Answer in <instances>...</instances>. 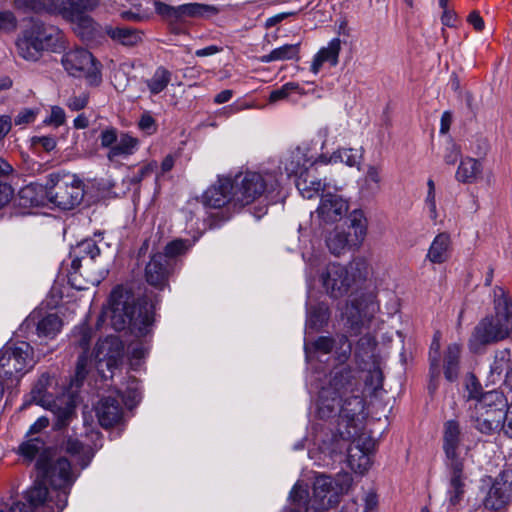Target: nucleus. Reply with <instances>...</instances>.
<instances>
[{
    "instance_id": "nucleus-32",
    "label": "nucleus",
    "mask_w": 512,
    "mask_h": 512,
    "mask_svg": "<svg viewBox=\"0 0 512 512\" xmlns=\"http://www.w3.org/2000/svg\"><path fill=\"white\" fill-rule=\"evenodd\" d=\"M139 147V140L127 133H121L116 145L111 147L107 153L109 161H115L118 158H127L133 155Z\"/></svg>"
},
{
    "instance_id": "nucleus-6",
    "label": "nucleus",
    "mask_w": 512,
    "mask_h": 512,
    "mask_svg": "<svg viewBox=\"0 0 512 512\" xmlns=\"http://www.w3.org/2000/svg\"><path fill=\"white\" fill-rule=\"evenodd\" d=\"M350 440L341 441L340 436L331 435L327 439H322L319 450L325 456L335 462L342 459L344 451L347 452L348 466L356 473L364 474L369 470L372 464L371 455L374 444L370 439L358 437Z\"/></svg>"
},
{
    "instance_id": "nucleus-34",
    "label": "nucleus",
    "mask_w": 512,
    "mask_h": 512,
    "mask_svg": "<svg viewBox=\"0 0 512 512\" xmlns=\"http://www.w3.org/2000/svg\"><path fill=\"white\" fill-rule=\"evenodd\" d=\"M64 448L66 452L75 459V461L81 466L82 469L89 465L91 459L94 456V451L90 446L84 445L78 439H74L72 437H69L66 440Z\"/></svg>"
},
{
    "instance_id": "nucleus-51",
    "label": "nucleus",
    "mask_w": 512,
    "mask_h": 512,
    "mask_svg": "<svg viewBox=\"0 0 512 512\" xmlns=\"http://www.w3.org/2000/svg\"><path fill=\"white\" fill-rule=\"evenodd\" d=\"M430 374L432 378H437L440 375V335L437 332L432 340L430 351Z\"/></svg>"
},
{
    "instance_id": "nucleus-35",
    "label": "nucleus",
    "mask_w": 512,
    "mask_h": 512,
    "mask_svg": "<svg viewBox=\"0 0 512 512\" xmlns=\"http://www.w3.org/2000/svg\"><path fill=\"white\" fill-rule=\"evenodd\" d=\"M461 346L457 343L448 345L444 354V375L445 378L453 382L459 375Z\"/></svg>"
},
{
    "instance_id": "nucleus-24",
    "label": "nucleus",
    "mask_w": 512,
    "mask_h": 512,
    "mask_svg": "<svg viewBox=\"0 0 512 512\" xmlns=\"http://www.w3.org/2000/svg\"><path fill=\"white\" fill-rule=\"evenodd\" d=\"M170 270L171 266L165 255L161 253L154 254L146 265V280L150 285L163 289L166 286Z\"/></svg>"
},
{
    "instance_id": "nucleus-44",
    "label": "nucleus",
    "mask_w": 512,
    "mask_h": 512,
    "mask_svg": "<svg viewBox=\"0 0 512 512\" xmlns=\"http://www.w3.org/2000/svg\"><path fill=\"white\" fill-rule=\"evenodd\" d=\"M376 345V339L370 334H365L357 342L355 350L356 358L360 359L364 363L369 360L373 362V360H375Z\"/></svg>"
},
{
    "instance_id": "nucleus-39",
    "label": "nucleus",
    "mask_w": 512,
    "mask_h": 512,
    "mask_svg": "<svg viewBox=\"0 0 512 512\" xmlns=\"http://www.w3.org/2000/svg\"><path fill=\"white\" fill-rule=\"evenodd\" d=\"M494 296V317L505 318L507 323L510 324V317L512 315V301L508 297L504 288L496 286L493 290Z\"/></svg>"
},
{
    "instance_id": "nucleus-50",
    "label": "nucleus",
    "mask_w": 512,
    "mask_h": 512,
    "mask_svg": "<svg viewBox=\"0 0 512 512\" xmlns=\"http://www.w3.org/2000/svg\"><path fill=\"white\" fill-rule=\"evenodd\" d=\"M383 374L375 360L372 362V367L367 371L365 376V387L370 390V393H376L382 388Z\"/></svg>"
},
{
    "instance_id": "nucleus-56",
    "label": "nucleus",
    "mask_w": 512,
    "mask_h": 512,
    "mask_svg": "<svg viewBox=\"0 0 512 512\" xmlns=\"http://www.w3.org/2000/svg\"><path fill=\"white\" fill-rule=\"evenodd\" d=\"M14 5L24 12L40 13L46 11V2L41 0H14Z\"/></svg>"
},
{
    "instance_id": "nucleus-8",
    "label": "nucleus",
    "mask_w": 512,
    "mask_h": 512,
    "mask_svg": "<svg viewBox=\"0 0 512 512\" xmlns=\"http://www.w3.org/2000/svg\"><path fill=\"white\" fill-rule=\"evenodd\" d=\"M35 363L33 349L28 342L6 344L0 350V379L3 383L11 382V385L6 384L7 387L13 386L33 368Z\"/></svg>"
},
{
    "instance_id": "nucleus-54",
    "label": "nucleus",
    "mask_w": 512,
    "mask_h": 512,
    "mask_svg": "<svg viewBox=\"0 0 512 512\" xmlns=\"http://www.w3.org/2000/svg\"><path fill=\"white\" fill-rule=\"evenodd\" d=\"M73 337L75 344L81 347L83 351H88L92 337V331L89 326L83 324L79 327H76L74 330Z\"/></svg>"
},
{
    "instance_id": "nucleus-58",
    "label": "nucleus",
    "mask_w": 512,
    "mask_h": 512,
    "mask_svg": "<svg viewBox=\"0 0 512 512\" xmlns=\"http://www.w3.org/2000/svg\"><path fill=\"white\" fill-rule=\"evenodd\" d=\"M89 100V94L82 92L79 95H72L66 101V106L72 111H80L84 109Z\"/></svg>"
},
{
    "instance_id": "nucleus-18",
    "label": "nucleus",
    "mask_w": 512,
    "mask_h": 512,
    "mask_svg": "<svg viewBox=\"0 0 512 512\" xmlns=\"http://www.w3.org/2000/svg\"><path fill=\"white\" fill-rule=\"evenodd\" d=\"M512 496V470H503L493 481L483 505L486 509L498 511L504 508Z\"/></svg>"
},
{
    "instance_id": "nucleus-63",
    "label": "nucleus",
    "mask_w": 512,
    "mask_h": 512,
    "mask_svg": "<svg viewBox=\"0 0 512 512\" xmlns=\"http://www.w3.org/2000/svg\"><path fill=\"white\" fill-rule=\"evenodd\" d=\"M424 209L427 211L429 219L436 224L439 216L436 204V194H426Z\"/></svg>"
},
{
    "instance_id": "nucleus-29",
    "label": "nucleus",
    "mask_w": 512,
    "mask_h": 512,
    "mask_svg": "<svg viewBox=\"0 0 512 512\" xmlns=\"http://www.w3.org/2000/svg\"><path fill=\"white\" fill-rule=\"evenodd\" d=\"M97 0H47L46 12L50 14H59L64 18L73 15L79 7L95 8Z\"/></svg>"
},
{
    "instance_id": "nucleus-30",
    "label": "nucleus",
    "mask_w": 512,
    "mask_h": 512,
    "mask_svg": "<svg viewBox=\"0 0 512 512\" xmlns=\"http://www.w3.org/2000/svg\"><path fill=\"white\" fill-rule=\"evenodd\" d=\"M341 51V40L333 38L329 41L326 47H322L314 56L311 71L317 74L324 63H329L330 66L338 64L339 53Z\"/></svg>"
},
{
    "instance_id": "nucleus-48",
    "label": "nucleus",
    "mask_w": 512,
    "mask_h": 512,
    "mask_svg": "<svg viewBox=\"0 0 512 512\" xmlns=\"http://www.w3.org/2000/svg\"><path fill=\"white\" fill-rule=\"evenodd\" d=\"M192 244L188 239H175L165 246L164 252L161 254L165 255L169 265L172 267L174 258L186 253L192 247Z\"/></svg>"
},
{
    "instance_id": "nucleus-3",
    "label": "nucleus",
    "mask_w": 512,
    "mask_h": 512,
    "mask_svg": "<svg viewBox=\"0 0 512 512\" xmlns=\"http://www.w3.org/2000/svg\"><path fill=\"white\" fill-rule=\"evenodd\" d=\"M371 266L367 258L354 257L346 265L329 263L320 275V280L326 293L332 298L345 296L354 286L367 280Z\"/></svg>"
},
{
    "instance_id": "nucleus-1",
    "label": "nucleus",
    "mask_w": 512,
    "mask_h": 512,
    "mask_svg": "<svg viewBox=\"0 0 512 512\" xmlns=\"http://www.w3.org/2000/svg\"><path fill=\"white\" fill-rule=\"evenodd\" d=\"M364 399L360 394L356 373L349 367L334 371L327 386L318 394V415L321 419L336 417L337 432L341 441L356 438L365 418Z\"/></svg>"
},
{
    "instance_id": "nucleus-62",
    "label": "nucleus",
    "mask_w": 512,
    "mask_h": 512,
    "mask_svg": "<svg viewBox=\"0 0 512 512\" xmlns=\"http://www.w3.org/2000/svg\"><path fill=\"white\" fill-rule=\"evenodd\" d=\"M31 143L35 147H41L46 152L54 150L57 145L56 138L53 136H34Z\"/></svg>"
},
{
    "instance_id": "nucleus-11",
    "label": "nucleus",
    "mask_w": 512,
    "mask_h": 512,
    "mask_svg": "<svg viewBox=\"0 0 512 512\" xmlns=\"http://www.w3.org/2000/svg\"><path fill=\"white\" fill-rule=\"evenodd\" d=\"M61 64L70 76L84 78L90 86H98L102 82L100 65L87 49L66 51L62 55Z\"/></svg>"
},
{
    "instance_id": "nucleus-55",
    "label": "nucleus",
    "mask_w": 512,
    "mask_h": 512,
    "mask_svg": "<svg viewBox=\"0 0 512 512\" xmlns=\"http://www.w3.org/2000/svg\"><path fill=\"white\" fill-rule=\"evenodd\" d=\"M307 497L308 490L306 486L300 482L295 483L289 495V500L292 502V504L300 508L306 504Z\"/></svg>"
},
{
    "instance_id": "nucleus-21",
    "label": "nucleus",
    "mask_w": 512,
    "mask_h": 512,
    "mask_svg": "<svg viewBox=\"0 0 512 512\" xmlns=\"http://www.w3.org/2000/svg\"><path fill=\"white\" fill-rule=\"evenodd\" d=\"M203 203L211 208H222L234 204V185L230 177H219L203 195Z\"/></svg>"
},
{
    "instance_id": "nucleus-27",
    "label": "nucleus",
    "mask_w": 512,
    "mask_h": 512,
    "mask_svg": "<svg viewBox=\"0 0 512 512\" xmlns=\"http://www.w3.org/2000/svg\"><path fill=\"white\" fill-rule=\"evenodd\" d=\"M447 466L450 470V479L446 492L447 500L450 506H456L462 501L465 494L464 465L455 462Z\"/></svg>"
},
{
    "instance_id": "nucleus-15",
    "label": "nucleus",
    "mask_w": 512,
    "mask_h": 512,
    "mask_svg": "<svg viewBox=\"0 0 512 512\" xmlns=\"http://www.w3.org/2000/svg\"><path fill=\"white\" fill-rule=\"evenodd\" d=\"M340 487L330 476L317 475L313 484V498L306 512H326L338 502Z\"/></svg>"
},
{
    "instance_id": "nucleus-2",
    "label": "nucleus",
    "mask_w": 512,
    "mask_h": 512,
    "mask_svg": "<svg viewBox=\"0 0 512 512\" xmlns=\"http://www.w3.org/2000/svg\"><path fill=\"white\" fill-rule=\"evenodd\" d=\"M104 314L116 331L129 328L137 338L146 337L151 332L154 321L151 307L147 303L137 306L133 293L122 286L112 290Z\"/></svg>"
},
{
    "instance_id": "nucleus-37",
    "label": "nucleus",
    "mask_w": 512,
    "mask_h": 512,
    "mask_svg": "<svg viewBox=\"0 0 512 512\" xmlns=\"http://www.w3.org/2000/svg\"><path fill=\"white\" fill-rule=\"evenodd\" d=\"M300 53V43L285 44L273 49L270 53L262 55L260 61L262 63H270L274 61L298 60Z\"/></svg>"
},
{
    "instance_id": "nucleus-4",
    "label": "nucleus",
    "mask_w": 512,
    "mask_h": 512,
    "mask_svg": "<svg viewBox=\"0 0 512 512\" xmlns=\"http://www.w3.org/2000/svg\"><path fill=\"white\" fill-rule=\"evenodd\" d=\"M30 401L50 410L56 417L55 427L62 429L76 416L74 400L57 391V381L49 373H43L30 393Z\"/></svg>"
},
{
    "instance_id": "nucleus-47",
    "label": "nucleus",
    "mask_w": 512,
    "mask_h": 512,
    "mask_svg": "<svg viewBox=\"0 0 512 512\" xmlns=\"http://www.w3.org/2000/svg\"><path fill=\"white\" fill-rule=\"evenodd\" d=\"M382 168L379 165H369L364 177L363 190L377 194L381 190Z\"/></svg>"
},
{
    "instance_id": "nucleus-49",
    "label": "nucleus",
    "mask_w": 512,
    "mask_h": 512,
    "mask_svg": "<svg viewBox=\"0 0 512 512\" xmlns=\"http://www.w3.org/2000/svg\"><path fill=\"white\" fill-rule=\"evenodd\" d=\"M158 164L156 161H150L141 166L137 171L132 172L126 177V181L130 185H139L144 179L151 177L157 171Z\"/></svg>"
},
{
    "instance_id": "nucleus-57",
    "label": "nucleus",
    "mask_w": 512,
    "mask_h": 512,
    "mask_svg": "<svg viewBox=\"0 0 512 512\" xmlns=\"http://www.w3.org/2000/svg\"><path fill=\"white\" fill-rule=\"evenodd\" d=\"M510 360V350L509 349H503L500 351H497L495 354L494 361L491 365V372L493 374L500 375L505 367L507 366L508 362Z\"/></svg>"
},
{
    "instance_id": "nucleus-53",
    "label": "nucleus",
    "mask_w": 512,
    "mask_h": 512,
    "mask_svg": "<svg viewBox=\"0 0 512 512\" xmlns=\"http://www.w3.org/2000/svg\"><path fill=\"white\" fill-rule=\"evenodd\" d=\"M141 395L142 393L138 381L132 380L131 383L127 386L125 392L120 396L128 408H133L140 402Z\"/></svg>"
},
{
    "instance_id": "nucleus-9",
    "label": "nucleus",
    "mask_w": 512,
    "mask_h": 512,
    "mask_svg": "<svg viewBox=\"0 0 512 512\" xmlns=\"http://www.w3.org/2000/svg\"><path fill=\"white\" fill-rule=\"evenodd\" d=\"M60 39L61 31L57 27L35 22L18 39L17 48L21 57L36 61L42 51H55Z\"/></svg>"
},
{
    "instance_id": "nucleus-5",
    "label": "nucleus",
    "mask_w": 512,
    "mask_h": 512,
    "mask_svg": "<svg viewBox=\"0 0 512 512\" xmlns=\"http://www.w3.org/2000/svg\"><path fill=\"white\" fill-rule=\"evenodd\" d=\"M281 176L282 174L276 171H247L236 175L232 180L234 206L248 205L263 195L270 201H275L273 194L280 187Z\"/></svg>"
},
{
    "instance_id": "nucleus-46",
    "label": "nucleus",
    "mask_w": 512,
    "mask_h": 512,
    "mask_svg": "<svg viewBox=\"0 0 512 512\" xmlns=\"http://www.w3.org/2000/svg\"><path fill=\"white\" fill-rule=\"evenodd\" d=\"M201 5L199 4H184L177 7L170 6L167 4H157V10L159 13L169 17H180L182 15H195L199 14Z\"/></svg>"
},
{
    "instance_id": "nucleus-64",
    "label": "nucleus",
    "mask_w": 512,
    "mask_h": 512,
    "mask_svg": "<svg viewBox=\"0 0 512 512\" xmlns=\"http://www.w3.org/2000/svg\"><path fill=\"white\" fill-rule=\"evenodd\" d=\"M149 349L150 346L146 341L131 343L128 348L131 357L137 360L144 358L148 353Z\"/></svg>"
},
{
    "instance_id": "nucleus-60",
    "label": "nucleus",
    "mask_w": 512,
    "mask_h": 512,
    "mask_svg": "<svg viewBox=\"0 0 512 512\" xmlns=\"http://www.w3.org/2000/svg\"><path fill=\"white\" fill-rule=\"evenodd\" d=\"M66 115L63 108L60 106H53L50 115L44 120L45 124L59 127L65 123Z\"/></svg>"
},
{
    "instance_id": "nucleus-36",
    "label": "nucleus",
    "mask_w": 512,
    "mask_h": 512,
    "mask_svg": "<svg viewBox=\"0 0 512 512\" xmlns=\"http://www.w3.org/2000/svg\"><path fill=\"white\" fill-rule=\"evenodd\" d=\"M481 172V163L474 158L467 157L461 160L456 171V179L462 183H473Z\"/></svg>"
},
{
    "instance_id": "nucleus-23",
    "label": "nucleus",
    "mask_w": 512,
    "mask_h": 512,
    "mask_svg": "<svg viewBox=\"0 0 512 512\" xmlns=\"http://www.w3.org/2000/svg\"><path fill=\"white\" fill-rule=\"evenodd\" d=\"M94 8L79 7L67 19L75 24L76 33L84 40H94L105 35L104 27L97 24L90 16L86 15L87 11Z\"/></svg>"
},
{
    "instance_id": "nucleus-22",
    "label": "nucleus",
    "mask_w": 512,
    "mask_h": 512,
    "mask_svg": "<svg viewBox=\"0 0 512 512\" xmlns=\"http://www.w3.org/2000/svg\"><path fill=\"white\" fill-rule=\"evenodd\" d=\"M463 435L460 425L456 420H448L443 426V450L447 458V465L455 462L463 464V460L459 456V448L462 443Z\"/></svg>"
},
{
    "instance_id": "nucleus-33",
    "label": "nucleus",
    "mask_w": 512,
    "mask_h": 512,
    "mask_svg": "<svg viewBox=\"0 0 512 512\" xmlns=\"http://www.w3.org/2000/svg\"><path fill=\"white\" fill-rule=\"evenodd\" d=\"M361 158V151L354 148H341L333 152L330 156L324 154L319 156V160L323 164L344 163L349 167L359 165Z\"/></svg>"
},
{
    "instance_id": "nucleus-25",
    "label": "nucleus",
    "mask_w": 512,
    "mask_h": 512,
    "mask_svg": "<svg viewBox=\"0 0 512 512\" xmlns=\"http://www.w3.org/2000/svg\"><path fill=\"white\" fill-rule=\"evenodd\" d=\"M452 253V240L450 234L441 232L432 240L425 259L432 264H443L447 262Z\"/></svg>"
},
{
    "instance_id": "nucleus-59",
    "label": "nucleus",
    "mask_w": 512,
    "mask_h": 512,
    "mask_svg": "<svg viewBox=\"0 0 512 512\" xmlns=\"http://www.w3.org/2000/svg\"><path fill=\"white\" fill-rule=\"evenodd\" d=\"M17 27V19L11 11H0V32H11Z\"/></svg>"
},
{
    "instance_id": "nucleus-61",
    "label": "nucleus",
    "mask_w": 512,
    "mask_h": 512,
    "mask_svg": "<svg viewBox=\"0 0 512 512\" xmlns=\"http://www.w3.org/2000/svg\"><path fill=\"white\" fill-rule=\"evenodd\" d=\"M119 136L117 134V130L115 128H107L101 131L99 139L101 146L104 148H109L116 145Z\"/></svg>"
},
{
    "instance_id": "nucleus-13",
    "label": "nucleus",
    "mask_w": 512,
    "mask_h": 512,
    "mask_svg": "<svg viewBox=\"0 0 512 512\" xmlns=\"http://www.w3.org/2000/svg\"><path fill=\"white\" fill-rule=\"evenodd\" d=\"M379 310V305L373 294L361 295L346 303L343 318L347 327L354 333L366 326Z\"/></svg>"
},
{
    "instance_id": "nucleus-38",
    "label": "nucleus",
    "mask_w": 512,
    "mask_h": 512,
    "mask_svg": "<svg viewBox=\"0 0 512 512\" xmlns=\"http://www.w3.org/2000/svg\"><path fill=\"white\" fill-rule=\"evenodd\" d=\"M295 184L300 195L305 199H312L318 196L320 191L323 193L324 181L322 182L311 176L310 172L298 177Z\"/></svg>"
},
{
    "instance_id": "nucleus-20",
    "label": "nucleus",
    "mask_w": 512,
    "mask_h": 512,
    "mask_svg": "<svg viewBox=\"0 0 512 512\" xmlns=\"http://www.w3.org/2000/svg\"><path fill=\"white\" fill-rule=\"evenodd\" d=\"M309 150L307 148L297 147L289 151L280 162V169L283 168L287 177H298L306 175L309 168L317 163H321L319 157L315 160L308 156Z\"/></svg>"
},
{
    "instance_id": "nucleus-19",
    "label": "nucleus",
    "mask_w": 512,
    "mask_h": 512,
    "mask_svg": "<svg viewBox=\"0 0 512 512\" xmlns=\"http://www.w3.org/2000/svg\"><path fill=\"white\" fill-rule=\"evenodd\" d=\"M334 349L337 361L344 363L350 357L352 347L348 338L344 335L339 336L337 340L327 336H321L314 342L305 343L304 345V351L307 360L310 359L312 352L329 354Z\"/></svg>"
},
{
    "instance_id": "nucleus-42",
    "label": "nucleus",
    "mask_w": 512,
    "mask_h": 512,
    "mask_svg": "<svg viewBox=\"0 0 512 512\" xmlns=\"http://www.w3.org/2000/svg\"><path fill=\"white\" fill-rule=\"evenodd\" d=\"M349 245L348 235L345 231L335 228L326 237V246L331 254L340 256L345 253Z\"/></svg>"
},
{
    "instance_id": "nucleus-17",
    "label": "nucleus",
    "mask_w": 512,
    "mask_h": 512,
    "mask_svg": "<svg viewBox=\"0 0 512 512\" xmlns=\"http://www.w3.org/2000/svg\"><path fill=\"white\" fill-rule=\"evenodd\" d=\"M63 322L56 313L33 311L22 323L20 330L28 331L35 328L39 338L54 339L61 331Z\"/></svg>"
},
{
    "instance_id": "nucleus-31",
    "label": "nucleus",
    "mask_w": 512,
    "mask_h": 512,
    "mask_svg": "<svg viewBox=\"0 0 512 512\" xmlns=\"http://www.w3.org/2000/svg\"><path fill=\"white\" fill-rule=\"evenodd\" d=\"M104 32L105 35L109 36L114 42L124 46H134L142 40V32L132 27H113L106 25Z\"/></svg>"
},
{
    "instance_id": "nucleus-43",
    "label": "nucleus",
    "mask_w": 512,
    "mask_h": 512,
    "mask_svg": "<svg viewBox=\"0 0 512 512\" xmlns=\"http://www.w3.org/2000/svg\"><path fill=\"white\" fill-rule=\"evenodd\" d=\"M171 72L163 66H159L146 81L151 94L156 95L164 91L171 81Z\"/></svg>"
},
{
    "instance_id": "nucleus-10",
    "label": "nucleus",
    "mask_w": 512,
    "mask_h": 512,
    "mask_svg": "<svg viewBox=\"0 0 512 512\" xmlns=\"http://www.w3.org/2000/svg\"><path fill=\"white\" fill-rule=\"evenodd\" d=\"M45 189L49 201L64 210L80 204L84 196L83 182L70 173L50 174Z\"/></svg>"
},
{
    "instance_id": "nucleus-12",
    "label": "nucleus",
    "mask_w": 512,
    "mask_h": 512,
    "mask_svg": "<svg viewBox=\"0 0 512 512\" xmlns=\"http://www.w3.org/2000/svg\"><path fill=\"white\" fill-rule=\"evenodd\" d=\"M509 335V323L505 318L487 316L475 326L469 347L476 352L483 346L506 339Z\"/></svg>"
},
{
    "instance_id": "nucleus-26",
    "label": "nucleus",
    "mask_w": 512,
    "mask_h": 512,
    "mask_svg": "<svg viewBox=\"0 0 512 512\" xmlns=\"http://www.w3.org/2000/svg\"><path fill=\"white\" fill-rule=\"evenodd\" d=\"M96 415L102 427L108 428L118 423L123 415L119 401L111 396L103 397L97 407Z\"/></svg>"
},
{
    "instance_id": "nucleus-52",
    "label": "nucleus",
    "mask_w": 512,
    "mask_h": 512,
    "mask_svg": "<svg viewBox=\"0 0 512 512\" xmlns=\"http://www.w3.org/2000/svg\"><path fill=\"white\" fill-rule=\"evenodd\" d=\"M293 93L302 95L304 94V89L296 82H288L270 93L269 102L274 103L286 99Z\"/></svg>"
},
{
    "instance_id": "nucleus-45",
    "label": "nucleus",
    "mask_w": 512,
    "mask_h": 512,
    "mask_svg": "<svg viewBox=\"0 0 512 512\" xmlns=\"http://www.w3.org/2000/svg\"><path fill=\"white\" fill-rule=\"evenodd\" d=\"M349 227L354 232L356 244H361L367 234V219L364 212L359 209L353 210L349 216Z\"/></svg>"
},
{
    "instance_id": "nucleus-7",
    "label": "nucleus",
    "mask_w": 512,
    "mask_h": 512,
    "mask_svg": "<svg viewBox=\"0 0 512 512\" xmlns=\"http://www.w3.org/2000/svg\"><path fill=\"white\" fill-rule=\"evenodd\" d=\"M508 402L498 390L484 392L479 400L468 407L469 418L474 427L484 434H490L504 425Z\"/></svg>"
},
{
    "instance_id": "nucleus-28",
    "label": "nucleus",
    "mask_w": 512,
    "mask_h": 512,
    "mask_svg": "<svg viewBox=\"0 0 512 512\" xmlns=\"http://www.w3.org/2000/svg\"><path fill=\"white\" fill-rule=\"evenodd\" d=\"M123 346L117 337H107L97 344L96 357L99 359V366L105 361L109 370L117 365V360L121 357Z\"/></svg>"
},
{
    "instance_id": "nucleus-41",
    "label": "nucleus",
    "mask_w": 512,
    "mask_h": 512,
    "mask_svg": "<svg viewBox=\"0 0 512 512\" xmlns=\"http://www.w3.org/2000/svg\"><path fill=\"white\" fill-rule=\"evenodd\" d=\"M329 318L328 308L325 304L319 303L307 307L306 327L312 330L320 329Z\"/></svg>"
},
{
    "instance_id": "nucleus-14",
    "label": "nucleus",
    "mask_w": 512,
    "mask_h": 512,
    "mask_svg": "<svg viewBox=\"0 0 512 512\" xmlns=\"http://www.w3.org/2000/svg\"><path fill=\"white\" fill-rule=\"evenodd\" d=\"M339 190V187L324 179L323 193L320 194V203L316 210L318 218L323 223L338 222L348 212V200L337 193Z\"/></svg>"
},
{
    "instance_id": "nucleus-16",
    "label": "nucleus",
    "mask_w": 512,
    "mask_h": 512,
    "mask_svg": "<svg viewBox=\"0 0 512 512\" xmlns=\"http://www.w3.org/2000/svg\"><path fill=\"white\" fill-rule=\"evenodd\" d=\"M49 498L50 489L41 483L35 482V484L25 492L27 503L14 502L7 511L0 510V512H32L37 508H41V512H56V495L53 494V501L50 503V506L46 503Z\"/></svg>"
},
{
    "instance_id": "nucleus-40",
    "label": "nucleus",
    "mask_w": 512,
    "mask_h": 512,
    "mask_svg": "<svg viewBox=\"0 0 512 512\" xmlns=\"http://www.w3.org/2000/svg\"><path fill=\"white\" fill-rule=\"evenodd\" d=\"M77 256L72 260L71 266L74 271H77L81 266V260L89 258L94 260L100 254V249L93 239H85L77 245Z\"/></svg>"
}]
</instances>
